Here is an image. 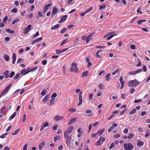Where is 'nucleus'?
I'll return each instance as SVG.
<instances>
[{
	"label": "nucleus",
	"mask_w": 150,
	"mask_h": 150,
	"mask_svg": "<svg viewBox=\"0 0 150 150\" xmlns=\"http://www.w3.org/2000/svg\"><path fill=\"white\" fill-rule=\"evenodd\" d=\"M20 76L19 74L18 73L13 78L14 79H17Z\"/></svg>",
	"instance_id": "obj_62"
},
{
	"label": "nucleus",
	"mask_w": 150,
	"mask_h": 150,
	"mask_svg": "<svg viewBox=\"0 0 150 150\" xmlns=\"http://www.w3.org/2000/svg\"><path fill=\"white\" fill-rule=\"evenodd\" d=\"M103 50H98L96 53L95 55L96 57L98 58H101V56L99 54H100L101 52Z\"/></svg>",
	"instance_id": "obj_15"
},
{
	"label": "nucleus",
	"mask_w": 150,
	"mask_h": 150,
	"mask_svg": "<svg viewBox=\"0 0 150 150\" xmlns=\"http://www.w3.org/2000/svg\"><path fill=\"white\" fill-rule=\"evenodd\" d=\"M64 118V117L60 116L59 115H57L54 117V120L55 121L61 120Z\"/></svg>",
	"instance_id": "obj_9"
},
{
	"label": "nucleus",
	"mask_w": 150,
	"mask_h": 150,
	"mask_svg": "<svg viewBox=\"0 0 150 150\" xmlns=\"http://www.w3.org/2000/svg\"><path fill=\"white\" fill-rule=\"evenodd\" d=\"M77 64L76 62H72L71 64V67L69 68V70L71 72L77 73L78 71V68L77 67Z\"/></svg>",
	"instance_id": "obj_1"
},
{
	"label": "nucleus",
	"mask_w": 150,
	"mask_h": 150,
	"mask_svg": "<svg viewBox=\"0 0 150 150\" xmlns=\"http://www.w3.org/2000/svg\"><path fill=\"white\" fill-rule=\"evenodd\" d=\"M19 19H15L14 20H13L12 22V24H15L17 22H18L19 21Z\"/></svg>",
	"instance_id": "obj_58"
},
{
	"label": "nucleus",
	"mask_w": 150,
	"mask_h": 150,
	"mask_svg": "<svg viewBox=\"0 0 150 150\" xmlns=\"http://www.w3.org/2000/svg\"><path fill=\"white\" fill-rule=\"evenodd\" d=\"M134 134L133 133H131L129 134L127 136L128 138L129 139H132L134 136Z\"/></svg>",
	"instance_id": "obj_30"
},
{
	"label": "nucleus",
	"mask_w": 150,
	"mask_h": 150,
	"mask_svg": "<svg viewBox=\"0 0 150 150\" xmlns=\"http://www.w3.org/2000/svg\"><path fill=\"white\" fill-rule=\"evenodd\" d=\"M55 98H51L50 101V105H51V104H52L53 103L54 101L55 100Z\"/></svg>",
	"instance_id": "obj_53"
},
{
	"label": "nucleus",
	"mask_w": 150,
	"mask_h": 150,
	"mask_svg": "<svg viewBox=\"0 0 150 150\" xmlns=\"http://www.w3.org/2000/svg\"><path fill=\"white\" fill-rule=\"evenodd\" d=\"M64 137L66 139V142L68 146L70 145L71 139V136H69V135H64Z\"/></svg>",
	"instance_id": "obj_5"
},
{
	"label": "nucleus",
	"mask_w": 150,
	"mask_h": 150,
	"mask_svg": "<svg viewBox=\"0 0 150 150\" xmlns=\"http://www.w3.org/2000/svg\"><path fill=\"white\" fill-rule=\"evenodd\" d=\"M120 70L119 69H117L115 71L113 72L112 73V75H114L115 74H116L118 72L120 71Z\"/></svg>",
	"instance_id": "obj_46"
},
{
	"label": "nucleus",
	"mask_w": 150,
	"mask_h": 150,
	"mask_svg": "<svg viewBox=\"0 0 150 150\" xmlns=\"http://www.w3.org/2000/svg\"><path fill=\"white\" fill-rule=\"evenodd\" d=\"M49 97V94H47L44 98L42 100V102L43 103H45L47 101V100L48 98Z\"/></svg>",
	"instance_id": "obj_23"
},
{
	"label": "nucleus",
	"mask_w": 150,
	"mask_h": 150,
	"mask_svg": "<svg viewBox=\"0 0 150 150\" xmlns=\"http://www.w3.org/2000/svg\"><path fill=\"white\" fill-rule=\"evenodd\" d=\"M12 58L13 59V64H14L15 63L16 58V54L15 53H13Z\"/></svg>",
	"instance_id": "obj_20"
},
{
	"label": "nucleus",
	"mask_w": 150,
	"mask_h": 150,
	"mask_svg": "<svg viewBox=\"0 0 150 150\" xmlns=\"http://www.w3.org/2000/svg\"><path fill=\"white\" fill-rule=\"evenodd\" d=\"M49 126V123L47 122H45L41 126L40 130V131H42L46 127H48Z\"/></svg>",
	"instance_id": "obj_12"
},
{
	"label": "nucleus",
	"mask_w": 150,
	"mask_h": 150,
	"mask_svg": "<svg viewBox=\"0 0 150 150\" xmlns=\"http://www.w3.org/2000/svg\"><path fill=\"white\" fill-rule=\"evenodd\" d=\"M93 7H91L90 8L88 9H87L85 11L87 13L91 11L93 9Z\"/></svg>",
	"instance_id": "obj_40"
},
{
	"label": "nucleus",
	"mask_w": 150,
	"mask_h": 150,
	"mask_svg": "<svg viewBox=\"0 0 150 150\" xmlns=\"http://www.w3.org/2000/svg\"><path fill=\"white\" fill-rule=\"evenodd\" d=\"M120 136V134H115L114 135V137L115 138H118Z\"/></svg>",
	"instance_id": "obj_48"
},
{
	"label": "nucleus",
	"mask_w": 150,
	"mask_h": 150,
	"mask_svg": "<svg viewBox=\"0 0 150 150\" xmlns=\"http://www.w3.org/2000/svg\"><path fill=\"white\" fill-rule=\"evenodd\" d=\"M142 69H139L135 71L136 74H138L140 72H142Z\"/></svg>",
	"instance_id": "obj_55"
},
{
	"label": "nucleus",
	"mask_w": 150,
	"mask_h": 150,
	"mask_svg": "<svg viewBox=\"0 0 150 150\" xmlns=\"http://www.w3.org/2000/svg\"><path fill=\"white\" fill-rule=\"evenodd\" d=\"M144 144V142H141V140H139L137 141V145L139 146H142Z\"/></svg>",
	"instance_id": "obj_22"
},
{
	"label": "nucleus",
	"mask_w": 150,
	"mask_h": 150,
	"mask_svg": "<svg viewBox=\"0 0 150 150\" xmlns=\"http://www.w3.org/2000/svg\"><path fill=\"white\" fill-rule=\"evenodd\" d=\"M67 30V29L66 28H63L61 30L60 32V33L63 34Z\"/></svg>",
	"instance_id": "obj_38"
},
{
	"label": "nucleus",
	"mask_w": 150,
	"mask_h": 150,
	"mask_svg": "<svg viewBox=\"0 0 150 150\" xmlns=\"http://www.w3.org/2000/svg\"><path fill=\"white\" fill-rule=\"evenodd\" d=\"M51 5V4H49L47 5H45L44 7L43 13H46L47 9H48V7H50Z\"/></svg>",
	"instance_id": "obj_13"
},
{
	"label": "nucleus",
	"mask_w": 150,
	"mask_h": 150,
	"mask_svg": "<svg viewBox=\"0 0 150 150\" xmlns=\"http://www.w3.org/2000/svg\"><path fill=\"white\" fill-rule=\"evenodd\" d=\"M82 92H80L79 93V102L78 104V105L79 106L81 105L82 103Z\"/></svg>",
	"instance_id": "obj_7"
},
{
	"label": "nucleus",
	"mask_w": 150,
	"mask_h": 150,
	"mask_svg": "<svg viewBox=\"0 0 150 150\" xmlns=\"http://www.w3.org/2000/svg\"><path fill=\"white\" fill-rule=\"evenodd\" d=\"M46 91L45 89H43L41 93V95L42 96L45 95L46 94Z\"/></svg>",
	"instance_id": "obj_36"
},
{
	"label": "nucleus",
	"mask_w": 150,
	"mask_h": 150,
	"mask_svg": "<svg viewBox=\"0 0 150 150\" xmlns=\"http://www.w3.org/2000/svg\"><path fill=\"white\" fill-rule=\"evenodd\" d=\"M12 85V84H10L9 85H8V86H7L5 88V89L4 91H6L7 92H8V91L9 90L10 88L11 87V86Z\"/></svg>",
	"instance_id": "obj_26"
},
{
	"label": "nucleus",
	"mask_w": 150,
	"mask_h": 150,
	"mask_svg": "<svg viewBox=\"0 0 150 150\" xmlns=\"http://www.w3.org/2000/svg\"><path fill=\"white\" fill-rule=\"evenodd\" d=\"M59 26V25L58 24H57L54 26L52 27L51 28V29L52 30H54L58 28Z\"/></svg>",
	"instance_id": "obj_33"
},
{
	"label": "nucleus",
	"mask_w": 150,
	"mask_h": 150,
	"mask_svg": "<svg viewBox=\"0 0 150 150\" xmlns=\"http://www.w3.org/2000/svg\"><path fill=\"white\" fill-rule=\"evenodd\" d=\"M39 32H37L32 37V38H36V37H37L39 35Z\"/></svg>",
	"instance_id": "obj_52"
},
{
	"label": "nucleus",
	"mask_w": 150,
	"mask_h": 150,
	"mask_svg": "<svg viewBox=\"0 0 150 150\" xmlns=\"http://www.w3.org/2000/svg\"><path fill=\"white\" fill-rule=\"evenodd\" d=\"M57 94L56 93H54L52 94L51 98H53L54 97H55L57 96Z\"/></svg>",
	"instance_id": "obj_63"
},
{
	"label": "nucleus",
	"mask_w": 150,
	"mask_h": 150,
	"mask_svg": "<svg viewBox=\"0 0 150 150\" xmlns=\"http://www.w3.org/2000/svg\"><path fill=\"white\" fill-rule=\"evenodd\" d=\"M58 125H55L53 127L52 129L54 130H56L58 127Z\"/></svg>",
	"instance_id": "obj_54"
},
{
	"label": "nucleus",
	"mask_w": 150,
	"mask_h": 150,
	"mask_svg": "<svg viewBox=\"0 0 150 150\" xmlns=\"http://www.w3.org/2000/svg\"><path fill=\"white\" fill-rule=\"evenodd\" d=\"M141 7H140L139 8H138L137 9V13H140V14H142V12L141 11Z\"/></svg>",
	"instance_id": "obj_47"
},
{
	"label": "nucleus",
	"mask_w": 150,
	"mask_h": 150,
	"mask_svg": "<svg viewBox=\"0 0 150 150\" xmlns=\"http://www.w3.org/2000/svg\"><path fill=\"white\" fill-rule=\"evenodd\" d=\"M28 147V144H25L23 147V150H27V148Z\"/></svg>",
	"instance_id": "obj_61"
},
{
	"label": "nucleus",
	"mask_w": 150,
	"mask_h": 150,
	"mask_svg": "<svg viewBox=\"0 0 150 150\" xmlns=\"http://www.w3.org/2000/svg\"><path fill=\"white\" fill-rule=\"evenodd\" d=\"M67 17L68 16L67 15H65L62 17L60 20L58 21V23H60L64 22L67 19Z\"/></svg>",
	"instance_id": "obj_11"
},
{
	"label": "nucleus",
	"mask_w": 150,
	"mask_h": 150,
	"mask_svg": "<svg viewBox=\"0 0 150 150\" xmlns=\"http://www.w3.org/2000/svg\"><path fill=\"white\" fill-rule=\"evenodd\" d=\"M98 87L101 90L104 89L105 88L104 86L102 83L99 84L98 85Z\"/></svg>",
	"instance_id": "obj_37"
},
{
	"label": "nucleus",
	"mask_w": 150,
	"mask_h": 150,
	"mask_svg": "<svg viewBox=\"0 0 150 150\" xmlns=\"http://www.w3.org/2000/svg\"><path fill=\"white\" fill-rule=\"evenodd\" d=\"M6 31L8 33L10 34H13L15 32L13 30H11L10 29H6Z\"/></svg>",
	"instance_id": "obj_28"
},
{
	"label": "nucleus",
	"mask_w": 150,
	"mask_h": 150,
	"mask_svg": "<svg viewBox=\"0 0 150 150\" xmlns=\"http://www.w3.org/2000/svg\"><path fill=\"white\" fill-rule=\"evenodd\" d=\"M117 35V34H114V35H109V36L108 37V38H106V40H109L110 39L113 37H114V36H115L116 35Z\"/></svg>",
	"instance_id": "obj_42"
},
{
	"label": "nucleus",
	"mask_w": 150,
	"mask_h": 150,
	"mask_svg": "<svg viewBox=\"0 0 150 150\" xmlns=\"http://www.w3.org/2000/svg\"><path fill=\"white\" fill-rule=\"evenodd\" d=\"M114 33H115V32H111V33H108L107 34L105 35L104 36V38H105L107 36H109L110 35H112V34H113Z\"/></svg>",
	"instance_id": "obj_56"
},
{
	"label": "nucleus",
	"mask_w": 150,
	"mask_h": 150,
	"mask_svg": "<svg viewBox=\"0 0 150 150\" xmlns=\"http://www.w3.org/2000/svg\"><path fill=\"white\" fill-rule=\"evenodd\" d=\"M106 6L105 5H101L100 6L99 9L100 10H101L102 9H104L106 8Z\"/></svg>",
	"instance_id": "obj_51"
},
{
	"label": "nucleus",
	"mask_w": 150,
	"mask_h": 150,
	"mask_svg": "<svg viewBox=\"0 0 150 150\" xmlns=\"http://www.w3.org/2000/svg\"><path fill=\"white\" fill-rule=\"evenodd\" d=\"M104 131H105V129H103L100 130H98L97 132V134H99L100 135L102 134L103 133V132H104Z\"/></svg>",
	"instance_id": "obj_34"
},
{
	"label": "nucleus",
	"mask_w": 150,
	"mask_h": 150,
	"mask_svg": "<svg viewBox=\"0 0 150 150\" xmlns=\"http://www.w3.org/2000/svg\"><path fill=\"white\" fill-rule=\"evenodd\" d=\"M31 27L32 25H28L27 27L25 29L23 33L25 34H28L29 31L31 30Z\"/></svg>",
	"instance_id": "obj_8"
},
{
	"label": "nucleus",
	"mask_w": 150,
	"mask_h": 150,
	"mask_svg": "<svg viewBox=\"0 0 150 150\" xmlns=\"http://www.w3.org/2000/svg\"><path fill=\"white\" fill-rule=\"evenodd\" d=\"M93 35V34H90L88 35L86 38V43H88L90 40L91 36Z\"/></svg>",
	"instance_id": "obj_19"
},
{
	"label": "nucleus",
	"mask_w": 150,
	"mask_h": 150,
	"mask_svg": "<svg viewBox=\"0 0 150 150\" xmlns=\"http://www.w3.org/2000/svg\"><path fill=\"white\" fill-rule=\"evenodd\" d=\"M136 111V110L135 109H133L132 111L129 112V114L130 115H132L135 113Z\"/></svg>",
	"instance_id": "obj_43"
},
{
	"label": "nucleus",
	"mask_w": 150,
	"mask_h": 150,
	"mask_svg": "<svg viewBox=\"0 0 150 150\" xmlns=\"http://www.w3.org/2000/svg\"><path fill=\"white\" fill-rule=\"evenodd\" d=\"M110 73H108L105 76V78L106 80L107 81H109L110 80Z\"/></svg>",
	"instance_id": "obj_31"
},
{
	"label": "nucleus",
	"mask_w": 150,
	"mask_h": 150,
	"mask_svg": "<svg viewBox=\"0 0 150 150\" xmlns=\"http://www.w3.org/2000/svg\"><path fill=\"white\" fill-rule=\"evenodd\" d=\"M123 148L125 150H131L134 148V146L131 143L129 142L128 143L124 144Z\"/></svg>",
	"instance_id": "obj_3"
},
{
	"label": "nucleus",
	"mask_w": 150,
	"mask_h": 150,
	"mask_svg": "<svg viewBox=\"0 0 150 150\" xmlns=\"http://www.w3.org/2000/svg\"><path fill=\"white\" fill-rule=\"evenodd\" d=\"M128 74L129 75H133L136 74L135 71L129 72H128Z\"/></svg>",
	"instance_id": "obj_50"
},
{
	"label": "nucleus",
	"mask_w": 150,
	"mask_h": 150,
	"mask_svg": "<svg viewBox=\"0 0 150 150\" xmlns=\"http://www.w3.org/2000/svg\"><path fill=\"white\" fill-rule=\"evenodd\" d=\"M146 114V112L145 111H143L141 112L140 115L142 117L144 116Z\"/></svg>",
	"instance_id": "obj_60"
},
{
	"label": "nucleus",
	"mask_w": 150,
	"mask_h": 150,
	"mask_svg": "<svg viewBox=\"0 0 150 150\" xmlns=\"http://www.w3.org/2000/svg\"><path fill=\"white\" fill-rule=\"evenodd\" d=\"M96 47L99 49H105L106 48L105 46H98Z\"/></svg>",
	"instance_id": "obj_49"
},
{
	"label": "nucleus",
	"mask_w": 150,
	"mask_h": 150,
	"mask_svg": "<svg viewBox=\"0 0 150 150\" xmlns=\"http://www.w3.org/2000/svg\"><path fill=\"white\" fill-rule=\"evenodd\" d=\"M60 139V137L59 136H56L54 137V142H55L57 140H59Z\"/></svg>",
	"instance_id": "obj_45"
},
{
	"label": "nucleus",
	"mask_w": 150,
	"mask_h": 150,
	"mask_svg": "<svg viewBox=\"0 0 150 150\" xmlns=\"http://www.w3.org/2000/svg\"><path fill=\"white\" fill-rule=\"evenodd\" d=\"M10 37H8V36L5 37L4 38L5 40L6 41H7V42L10 40Z\"/></svg>",
	"instance_id": "obj_64"
},
{
	"label": "nucleus",
	"mask_w": 150,
	"mask_h": 150,
	"mask_svg": "<svg viewBox=\"0 0 150 150\" xmlns=\"http://www.w3.org/2000/svg\"><path fill=\"white\" fill-rule=\"evenodd\" d=\"M4 58L7 62L9 60V58L8 55H4Z\"/></svg>",
	"instance_id": "obj_29"
},
{
	"label": "nucleus",
	"mask_w": 150,
	"mask_h": 150,
	"mask_svg": "<svg viewBox=\"0 0 150 150\" xmlns=\"http://www.w3.org/2000/svg\"><path fill=\"white\" fill-rule=\"evenodd\" d=\"M139 84V82L137 79L130 81L128 83V85L130 87H135L138 85Z\"/></svg>",
	"instance_id": "obj_2"
},
{
	"label": "nucleus",
	"mask_w": 150,
	"mask_h": 150,
	"mask_svg": "<svg viewBox=\"0 0 150 150\" xmlns=\"http://www.w3.org/2000/svg\"><path fill=\"white\" fill-rule=\"evenodd\" d=\"M20 129H18L15 130L14 132L12 134V135H16L20 131Z\"/></svg>",
	"instance_id": "obj_32"
},
{
	"label": "nucleus",
	"mask_w": 150,
	"mask_h": 150,
	"mask_svg": "<svg viewBox=\"0 0 150 150\" xmlns=\"http://www.w3.org/2000/svg\"><path fill=\"white\" fill-rule=\"evenodd\" d=\"M74 129V127L73 126H70L67 129L66 131L64 132V134L69 135V134L72 132Z\"/></svg>",
	"instance_id": "obj_4"
},
{
	"label": "nucleus",
	"mask_w": 150,
	"mask_h": 150,
	"mask_svg": "<svg viewBox=\"0 0 150 150\" xmlns=\"http://www.w3.org/2000/svg\"><path fill=\"white\" fill-rule=\"evenodd\" d=\"M42 39V37H41L33 41L31 43L32 45H34L38 42L41 40Z\"/></svg>",
	"instance_id": "obj_17"
},
{
	"label": "nucleus",
	"mask_w": 150,
	"mask_h": 150,
	"mask_svg": "<svg viewBox=\"0 0 150 150\" xmlns=\"http://www.w3.org/2000/svg\"><path fill=\"white\" fill-rule=\"evenodd\" d=\"M129 129H128L125 128L123 130V132L125 134H127L128 132Z\"/></svg>",
	"instance_id": "obj_59"
},
{
	"label": "nucleus",
	"mask_w": 150,
	"mask_h": 150,
	"mask_svg": "<svg viewBox=\"0 0 150 150\" xmlns=\"http://www.w3.org/2000/svg\"><path fill=\"white\" fill-rule=\"evenodd\" d=\"M68 110L70 112H74L76 111V108H71L68 109Z\"/></svg>",
	"instance_id": "obj_35"
},
{
	"label": "nucleus",
	"mask_w": 150,
	"mask_h": 150,
	"mask_svg": "<svg viewBox=\"0 0 150 150\" xmlns=\"http://www.w3.org/2000/svg\"><path fill=\"white\" fill-rule=\"evenodd\" d=\"M119 81L121 83V86L120 89H122L124 86L125 81L123 80L122 78V76H121L119 78Z\"/></svg>",
	"instance_id": "obj_10"
},
{
	"label": "nucleus",
	"mask_w": 150,
	"mask_h": 150,
	"mask_svg": "<svg viewBox=\"0 0 150 150\" xmlns=\"http://www.w3.org/2000/svg\"><path fill=\"white\" fill-rule=\"evenodd\" d=\"M68 50V48H66V49H64L61 50H58V49H56V52L57 54H59L63 53V52H65L66 50Z\"/></svg>",
	"instance_id": "obj_14"
},
{
	"label": "nucleus",
	"mask_w": 150,
	"mask_h": 150,
	"mask_svg": "<svg viewBox=\"0 0 150 150\" xmlns=\"http://www.w3.org/2000/svg\"><path fill=\"white\" fill-rule=\"evenodd\" d=\"M8 73L9 71L8 70H7L4 72L3 74L5 76L6 78H7L8 77Z\"/></svg>",
	"instance_id": "obj_24"
},
{
	"label": "nucleus",
	"mask_w": 150,
	"mask_h": 150,
	"mask_svg": "<svg viewBox=\"0 0 150 150\" xmlns=\"http://www.w3.org/2000/svg\"><path fill=\"white\" fill-rule=\"evenodd\" d=\"M17 9L15 7L12 9L11 11L12 13H16L17 12Z\"/></svg>",
	"instance_id": "obj_39"
},
{
	"label": "nucleus",
	"mask_w": 150,
	"mask_h": 150,
	"mask_svg": "<svg viewBox=\"0 0 150 150\" xmlns=\"http://www.w3.org/2000/svg\"><path fill=\"white\" fill-rule=\"evenodd\" d=\"M76 118H71L70 121L68 123V125H71L74 122H75L76 120Z\"/></svg>",
	"instance_id": "obj_16"
},
{
	"label": "nucleus",
	"mask_w": 150,
	"mask_h": 150,
	"mask_svg": "<svg viewBox=\"0 0 150 150\" xmlns=\"http://www.w3.org/2000/svg\"><path fill=\"white\" fill-rule=\"evenodd\" d=\"M30 71H30V68H28L27 69H26V68H24L21 70L20 72V74L25 75Z\"/></svg>",
	"instance_id": "obj_6"
},
{
	"label": "nucleus",
	"mask_w": 150,
	"mask_h": 150,
	"mask_svg": "<svg viewBox=\"0 0 150 150\" xmlns=\"http://www.w3.org/2000/svg\"><path fill=\"white\" fill-rule=\"evenodd\" d=\"M52 16L56 14L57 12V9L55 7H54L52 9Z\"/></svg>",
	"instance_id": "obj_18"
},
{
	"label": "nucleus",
	"mask_w": 150,
	"mask_h": 150,
	"mask_svg": "<svg viewBox=\"0 0 150 150\" xmlns=\"http://www.w3.org/2000/svg\"><path fill=\"white\" fill-rule=\"evenodd\" d=\"M137 61H138V64L137 65V67H139L140 66L142 65L141 61L140 59H137Z\"/></svg>",
	"instance_id": "obj_41"
},
{
	"label": "nucleus",
	"mask_w": 150,
	"mask_h": 150,
	"mask_svg": "<svg viewBox=\"0 0 150 150\" xmlns=\"http://www.w3.org/2000/svg\"><path fill=\"white\" fill-rule=\"evenodd\" d=\"M16 112H15L9 118V120H11L13 119L16 116Z\"/></svg>",
	"instance_id": "obj_25"
},
{
	"label": "nucleus",
	"mask_w": 150,
	"mask_h": 150,
	"mask_svg": "<svg viewBox=\"0 0 150 150\" xmlns=\"http://www.w3.org/2000/svg\"><path fill=\"white\" fill-rule=\"evenodd\" d=\"M67 41V39H64L61 42L60 45L61 46H62L64 44H65Z\"/></svg>",
	"instance_id": "obj_44"
},
{
	"label": "nucleus",
	"mask_w": 150,
	"mask_h": 150,
	"mask_svg": "<svg viewBox=\"0 0 150 150\" xmlns=\"http://www.w3.org/2000/svg\"><path fill=\"white\" fill-rule=\"evenodd\" d=\"M88 72L87 71H84L82 73V76L83 77H84L88 75Z\"/></svg>",
	"instance_id": "obj_27"
},
{
	"label": "nucleus",
	"mask_w": 150,
	"mask_h": 150,
	"mask_svg": "<svg viewBox=\"0 0 150 150\" xmlns=\"http://www.w3.org/2000/svg\"><path fill=\"white\" fill-rule=\"evenodd\" d=\"M45 144V141H43L38 146V148L40 150L44 146Z\"/></svg>",
	"instance_id": "obj_21"
},
{
	"label": "nucleus",
	"mask_w": 150,
	"mask_h": 150,
	"mask_svg": "<svg viewBox=\"0 0 150 150\" xmlns=\"http://www.w3.org/2000/svg\"><path fill=\"white\" fill-rule=\"evenodd\" d=\"M142 101V99H139L138 100H134V103H137L139 102H141Z\"/></svg>",
	"instance_id": "obj_57"
}]
</instances>
